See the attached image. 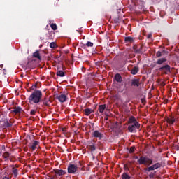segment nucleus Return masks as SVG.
<instances>
[{"label": "nucleus", "mask_w": 179, "mask_h": 179, "mask_svg": "<svg viewBox=\"0 0 179 179\" xmlns=\"http://www.w3.org/2000/svg\"><path fill=\"white\" fill-rule=\"evenodd\" d=\"M50 27H51V29H52V30H57V29H58V27H57V24H55V23H52L51 24H50Z\"/></svg>", "instance_id": "nucleus-30"}, {"label": "nucleus", "mask_w": 179, "mask_h": 179, "mask_svg": "<svg viewBox=\"0 0 179 179\" xmlns=\"http://www.w3.org/2000/svg\"><path fill=\"white\" fill-rule=\"evenodd\" d=\"M134 159H135L136 160H138V159H139V157H138V156H134Z\"/></svg>", "instance_id": "nucleus-43"}, {"label": "nucleus", "mask_w": 179, "mask_h": 179, "mask_svg": "<svg viewBox=\"0 0 179 179\" xmlns=\"http://www.w3.org/2000/svg\"><path fill=\"white\" fill-rule=\"evenodd\" d=\"M2 157L4 158L6 160H10L12 162L13 159H12V156L9 152H5L2 155Z\"/></svg>", "instance_id": "nucleus-10"}, {"label": "nucleus", "mask_w": 179, "mask_h": 179, "mask_svg": "<svg viewBox=\"0 0 179 179\" xmlns=\"http://www.w3.org/2000/svg\"><path fill=\"white\" fill-rule=\"evenodd\" d=\"M141 103H146V99L145 98L141 99Z\"/></svg>", "instance_id": "nucleus-41"}, {"label": "nucleus", "mask_w": 179, "mask_h": 179, "mask_svg": "<svg viewBox=\"0 0 179 179\" xmlns=\"http://www.w3.org/2000/svg\"><path fill=\"white\" fill-rule=\"evenodd\" d=\"M139 72V68L138 66H134L131 70V75H136Z\"/></svg>", "instance_id": "nucleus-19"}, {"label": "nucleus", "mask_w": 179, "mask_h": 179, "mask_svg": "<svg viewBox=\"0 0 179 179\" xmlns=\"http://www.w3.org/2000/svg\"><path fill=\"white\" fill-rule=\"evenodd\" d=\"M22 111V107L15 106L14 107V109L11 110V113H14L15 114H20Z\"/></svg>", "instance_id": "nucleus-13"}, {"label": "nucleus", "mask_w": 179, "mask_h": 179, "mask_svg": "<svg viewBox=\"0 0 179 179\" xmlns=\"http://www.w3.org/2000/svg\"><path fill=\"white\" fill-rule=\"evenodd\" d=\"M166 61H167L166 58H161L157 61L156 64L157 65H163V64H164V62H166Z\"/></svg>", "instance_id": "nucleus-17"}, {"label": "nucleus", "mask_w": 179, "mask_h": 179, "mask_svg": "<svg viewBox=\"0 0 179 179\" xmlns=\"http://www.w3.org/2000/svg\"><path fill=\"white\" fill-rule=\"evenodd\" d=\"M159 85H160V86L164 87V86H166V83H164V81H161L159 83Z\"/></svg>", "instance_id": "nucleus-39"}, {"label": "nucleus", "mask_w": 179, "mask_h": 179, "mask_svg": "<svg viewBox=\"0 0 179 179\" xmlns=\"http://www.w3.org/2000/svg\"><path fill=\"white\" fill-rule=\"evenodd\" d=\"M30 104H38L43 101V92L41 90L34 91L28 98Z\"/></svg>", "instance_id": "nucleus-1"}, {"label": "nucleus", "mask_w": 179, "mask_h": 179, "mask_svg": "<svg viewBox=\"0 0 179 179\" xmlns=\"http://www.w3.org/2000/svg\"><path fill=\"white\" fill-rule=\"evenodd\" d=\"M137 162L141 166H150L153 164V159L146 157V156H141L138 159Z\"/></svg>", "instance_id": "nucleus-2"}, {"label": "nucleus", "mask_w": 179, "mask_h": 179, "mask_svg": "<svg viewBox=\"0 0 179 179\" xmlns=\"http://www.w3.org/2000/svg\"><path fill=\"white\" fill-rule=\"evenodd\" d=\"M87 149H89V150H90V152H94V150H96V145L94 143H92L90 145L87 146Z\"/></svg>", "instance_id": "nucleus-18"}, {"label": "nucleus", "mask_w": 179, "mask_h": 179, "mask_svg": "<svg viewBox=\"0 0 179 179\" xmlns=\"http://www.w3.org/2000/svg\"><path fill=\"white\" fill-rule=\"evenodd\" d=\"M38 145H40V142H38L37 141H34V143H32V145L31 146V149L32 150H36V146H38Z\"/></svg>", "instance_id": "nucleus-20"}, {"label": "nucleus", "mask_w": 179, "mask_h": 179, "mask_svg": "<svg viewBox=\"0 0 179 179\" xmlns=\"http://www.w3.org/2000/svg\"><path fill=\"white\" fill-rule=\"evenodd\" d=\"M115 79L116 82H118V83H121V82H122V77L121 75H120V73L115 74Z\"/></svg>", "instance_id": "nucleus-16"}, {"label": "nucleus", "mask_w": 179, "mask_h": 179, "mask_svg": "<svg viewBox=\"0 0 179 179\" xmlns=\"http://www.w3.org/2000/svg\"><path fill=\"white\" fill-rule=\"evenodd\" d=\"M141 128V124L139 122H136L134 124H129L128 126L129 132H136V129H139Z\"/></svg>", "instance_id": "nucleus-5"}, {"label": "nucleus", "mask_w": 179, "mask_h": 179, "mask_svg": "<svg viewBox=\"0 0 179 179\" xmlns=\"http://www.w3.org/2000/svg\"><path fill=\"white\" fill-rule=\"evenodd\" d=\"M13 125V123L10 119L3 118L0 120V127L1 128H3V129H6L7 128H12Z\"/></svg>", "instance_id": "nucleus-3"}, {"label": "nucleus", "mask_w": 179, "mask_h": 179, "mask_svg": "<svg viewBox=\"0 0 179 179\" xmlns=\"http://www.w3.org/2000/svg\"><path fill=\"white\" fill-rule=\"evenodd\" d=\"M87 47H93V43L90 41H87V43L85 44Z\"/></svg>", "instance_id": "nucleus-34"}, {"label": "nucleus", "mask_w": 179, "mask_h": 179, "mask_svg": "<svg viewBox=\"0 0 179 179\" xmlns=\"http://www.w3.org/2000/svg\"><path fill=\"white\" fill-rule=\"evenodd\" d=\"M152 36H153V34L152 33H150L148 34L147 38H152Z\"/></svg>", "instance_id": "nucleus-40"}, {"label": "nucleus", "mask_w": 179, "mask_h": 179, "mask_svg": "<svg viewBox=\"0 0 179 179\" xmlns=\"http://www.w3.org/2000/svg\"><path fill=\"white\" fill-rule=\"evenodd\" d=\"M85 114L87 116L90 115V114H92L93 113V110L90 109V108H86L84 110Z\"/></svg>", "instance_id": "nucleus-24"}, {"label": "nucleus", "mask_w": 179, "mask_h": 179, "mask_svg": "<svg viewBox=\"0 0 179 179\" xmlns=\"http://www.w3.org/2000/svg\"><path fill=\"white\" fill-rule=\"evenodd\" d=\"M166 121L169 124H170L171 125H173V124L176 122V119L173 117H171L169 118H167Z\"/></svg>", "instance_id": "nucleus-22"}, {"label": "nucleus", "mask_w": 179, "mask_h": 179, "mask_svg": "<svg viewBox=\"0 0 179 179\" xmlns=\"http://www.w3.org/2000/svg\"><path fill=\"white\" fill-rule=\"evenodd\" d=\"M54 172L57 176H65L66 171L62 169H54Z\"/></svg>", "instance_id": "nucleus-11"}, {"label": "nucleus", "mask_w": 179, "mask_h": 179, "mask_svg": "<svg viewBox=\"0 0 179 179\" xmlns=\"http://www.w3.org/2000/svg\"><path fill=\"white\" fill-rule=\"evenodd\" d=\"M160 167H162V163L160 162H157L155 164H154L153 165L144 169L145 171H153L155 170H157V169H160Z\"/></svg>", "instance_id": "nucleus-6"}, {"label": "nucleus", "mask_w": 179, "mask_h": 179, "mask_svg": "<svg viewBox=\"0 0 179 179\" xmlns=\"http://www.w3.org/2000/svg\"><path fill=\"white\" fill-rule=\"evenodd\" d=\"M50 48H57V44L55 43V42H51L50 43Z\"/></svg>", "instance_id": "nucleus-31"}, {"label": "nucleus", "mask_w": 179, "mask_h": 179, "mask_svg": "<svg viewBox=\"0 0 179 179\" xmlns=\"http://www.w3.org/2000/svg\"><path fill=\"white\" fill-rule=\"evenodd\" d=\"M156 57L157 58H160V57H162V52H160V51L157 52Z\"/></svg>", "instance_id": "nucleus-37"}, {"label": "nucleus", "mask_w": 179, "mask_h": 179, "mask_svg": "<svg viewBox=\"0 0 179 179\" xmlns=\"http://www.w3.org/2000/svg\"><path fill=\"white\" fill-rule=\"evenodd\" d=\"M103 134L99 131V130H95L94 132H92V138H98L99 141L103 139Z\"/></svg>", "instance_id": "nucleus-8"}, {"label": "nucleus", "mask_w": 179, "mask_h": 179, "mask_svg": "<svg viewBox=\"0 0 179 179\" xmlns=\"http://www.w3.org/2000/svg\"><path fill=\"white\" fill-rule=\"evenodd\" d=\"M12 173L14 174L15 177H17L19 176V170L17 168L15 167V166L12 165Z\"/></svg>", "instance_id": "nucleus-15"}, {"label": "nucleus", "mask_w": 179, "mask_h": 179, "mask_svg": "<svg viewBox=\"0 0 179 179\" xmlns=\"http://www.w3.org/2000/svg\"><path fill=\"white\" fill-rule=\"evenodd\" d=\"M131 86H136V87H139V86H141V83L139 79H136V78L132 79Z\"/></svg>", "instance_id": "nucleus-12"}, {"label": "nucleus", "mask_w": 179, "mask_h": 179, "mask_svg": "<svg viewBox=\"0 0 179 179\" xmlns=\"http://www.w3.org/2000/svg\"><path fill=\"white\" fill-rule=\"evenodd\" d=\"M56 99H57L60 103H65V101L68 100V96L64 94H62L60 95H57Z\"/></svg>", "instance_id": "nucleus-9"}, {"label": "nucleus", "mask_w": 179, "mask_h": 179, "mask_svg": "<svg viewBox=\"0 0 179 179\" xmlns=\"http://www.w3.org/2000/svg\"><path fill=\"white\" fill-rule=\"evenodd\" d=\"M121 177L122 179H131V176L127 173H123Z\"/></svg>", "instance_id": "nucleus-27"}, {"label": "nucleus", "mask_w": 179, "mask_h": 179, "mask_svg": "<svg viewBox=\"0 0 179 179\" xmlns=\"http://www.w3.org/2000/svg\"><path fill=\"white\" fill-rule=\"evenodd\" d=\"M135 41V38L131 36H127L124 38V43H128L129 44H132Z\"/></svg>", "instance_id": "nucleus-14"}, {"label": "nucleus", "mask_w": 179, "mask_h": 179, "mask_svg": "<svg viewBox=\"0 0 179 179\" xmlns=\"http://www.w3.org/2000/svg\"><path fill=\"white\" fill-rule=\"evenodd\" d=\"M133 50H134V52L136 53V51H138V45H134L133 46Z\"/></svg>", "instance_id": "nucleus-38"}, {"label": "nucleus", "mask_w": 179, "mask_h": 179, "mask_svg": "<svg viewBox=\"0 0 179 179\" xmlns=\"http://www.w3.org/2000/svg\"><path fill=\"white\" fill-rule=\"evenodd\" d=\"M0 68H1V69L3 68V64H1Z\"/></svg>", "instance_id": "nucleus-45"}, {"label": "nucleus", "mask_w": 179, "mask_h": 179, "mask_svg": "<svg viewBox=\"0 0 179 179\" xmlns=\"http://www.w3.org/2000/svg\"><path fill=\"white\" fill-rule=\"evenodd\" d=\"M36 113H37V110L31 109L30 111L31 115H36Z\"/></svg>", "instance_id": "nucleus-33"}, {"label": "nucleus", "mask_w": 179, "mask_h": 179, "mask_svg": "<svg viewBox=\"0 0 179 179\" xmlns=\"http://www.w3.org/2000/svg\"><path fill=\"white\" fill-rule=\"evenodd\" d=\"M57 76H60V78H64L65 76V73L61 70L57 71Z\"/></svg>", "instance_id": "nucleus-26"}, {"label": "nucleus", "mask_w": 179, "mask_h": 179, "mask_svg": "<svg viewBox=\"0 0 179 179\" xmlns=\"http://www.w3.org/2000/svg\"><path fill=\"white\" fill-rule=\"evenodd\" d=\"M0 118H1V115H0Z\"/></svg>", "instance_id": "nucleus-46"}, {"label": "nucleus", "mask_w": 179, "mask_h": 179, "mask_svg": "<svg viewBox=\"0 0 179 179\" xmlns=\"http://www.w3.org/2000/svg\"><path fill=\"white\" fill-rule=\"evenodd\" d=\"M134 152H135V147H131L129 153H134Z\"/></svg>", "instance_id": "nucleus-35"}, {"label": "nucleus", "mask_w": 179, "mask_h": 179, "mask_svg": "<svg viewBox=\"0 0 179 179\" xmlns=\"http://www.w3.org/2000/svg\"><path fill=\"white\" fill-rule=\"evenodd\" d=\"M98 110L101 114H103V113H104V110H106V104L99 105Z\"/></svg>", "instance_id": "nucleus-21"}, {"label": "nucleus", "mask_w": 179, "mask_h": 179, "mask_svg": "<svg viewBox=\"0 0 179 179\" xmlns=\"http://www.w3.org/2000/svg\"><path fill=\"white\" fill-rule=\"evenodd\" d=\"M83 166V164L81 162H78V164L75 165V164H70L68 166V173H69V174H73V173H76V171H78V169H81L80 166Z\"/></svg>", "instance_id": "nucleus-4"}, {"label": "nucleus", "mask_w": 179, "mask_h": 179, "mask_svg": "<svg viewBox=\"0 0 179 179\" xmlns=\"http://www.w3.org/2000/svg\"><path fill=\"white\" fill-rule=\"evenodd\" d=\"M171 67H170V65L169 64L164 65L159 69V70L164 72L165 75H167V73H170L171 72Z\"/></svg>", "instance_id": "nucleus-7"}, {"label": "nucleus", "mask_w": 179, "mask_h": 179, "mask_svg": "<svg viewBox=\"0 0 179 179\" xmlns=\"http://www.w3.org/2000/svg\"><path fill=\"white\" fill-rule=\"evenodd\" d=\"M33 57L34 58H37L38 59H41V57L40 56V52H38V50H36L35 52H34Z\"/></svg>", "instance_id": "nucleus-23"}, {"label": "nucleus", "mask_w": 179, "mask_h": 179, "mask_svg": "<svg viewBox=\"0 0 179 179\" xmlns=\"http://www.w3.org/2000/svg\"><path fill=\"white\" fill-rule=\"evenodd\" d=\"M62 132L63 134H65V132H66V129L62 128Z\"/></svg>", "instance_id": "nucleus-42"}, {"label": "nucleus", "mask_w": 179, "mask_h": 179, "mask_svg": "<svg viewBox=\"0 0 179 179\" xmlns=\"http://www.w3.org/2000/svg\"><path fill=\"white\" fill-rule=\"evenodd\" d=\"M42 101H43V106H42V107H44V106H45V107H48L50 105L48 104V101H47V99H43L42 100Z\"/></svg>", "instance_id": "nucleus-29"}, {"label": "nucleus", "mask_w": 179, "mask_h": 179, "mask_svg": "<svg viewBox=\"0 0 179 179\" xmlns=\"http://www.w3.org/2000/svg\"><path fill=\"white\" fill-rule=\"evenodd\" d=\"M155 174H156V172H155V173L151 172V173L149 174L150 178H155Z\"/></svg>", "instance_id": "nucleus-36"}, {"label": "nucleus", "mask_w": 179, "mask_h": 179, "mask_svg": "<svg viewBox=\"0 0 179 179\" xmlns=\"http://www.w3.org/2000/svg\"><path fill=\"white\" fill-rule=\"evenodd\" d=\"M177 150H179V143H178V145H176Z\"/></svg>", "instance_id": "nucleus-44"}, {"label": "nucleus", "mask_w": 179, "mask_h": 179, "mask_svg": "<svg viewBox=\"0 0 179 179\" xmlns=\"http://www.w3.org/2000/svg\"><path fill=\"white\" fill-rule=\"evenodd\" d=\"M135 122H138V121H136V119L135 118V117L131 116L129 119V124H135Z\"/></svg>", "instance_id": "nucleus-25"}, {"label": "nucleus", "mask_w": 179, "mask_h": 179, "mask_svg": "<svg viewBox=\"0 0 179 179\" xmlns=\"http://www.w3.org/2000/svg\"><path fill=\"white\" fill-rule=\"evenodd\" d=\"M143 50V45H141L137 50H136V54H142Z\"/></svg>", "instance_id": "nucleus-28"}, {"label": "nucleus", "mask_w": 179, "mask_h": 179, "mask_svg": "<svg viewBox=\"0 0 179 179\" xmlns=\"http://www.w3.org/2000/svg\"><path fill=\"white\" fill-rule=\"evenodd\" d=\"M31 90H34V92H36V90H37V84H35L34 85H32L31 87Z\"/></svg>", "instance_id": "nucleus-32"}]
</instances>
